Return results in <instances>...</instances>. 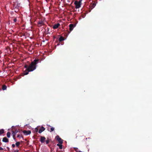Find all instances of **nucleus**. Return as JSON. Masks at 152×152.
<instances>
[{
	"instance_id": "nucleus-33",
	"label": "nucleus",
	"mask_w": 152,
	"mask_h": 152,
	"mask_svg": "<svg viewBox=\"0 0 152 152\" xmlns=\"http://www.w3.org/2000/svg\"><path fill=\"white\" fill-rule=\"evenodd\" d=\"M61 45H63V44H62L61 43Z\"/></svg>"
},
{
	"instance_id": "nucleus-9",
	"label": "nucleus",
	"mask_w": 152,
	"mask_h": 152,
	"mask_svg": "<svg viewBox=\"0 0 152 152\" xmlns=\"http://www.w3.org/2000/svg\"><path fill=\"white\" fill-rule=\"evenodd\" d=\"M23 132L24 134H25L26 135L29 134L31 133V131H27L24 130L23 131Z\"/></svg>"
},
{
	"instance_id": "nucleus-28",
	"label": "nucleus",
	"mask_w": 152,
	"mask_h": 152,
	"mask_svg": "<svg viewBox=\"0 0 152 152\" xmlns=\"http://www.w3.org/2000/svg\"><path fill=\"white\" fill-rule=\"evenodd\" d=\"M7 50H10V48L9 47H7Z\"/></svg>"
},
{
	"instance_id": "nucleus-31",
	"label": "nucleus",
	"mask_w": 152,
	"mask_h": 152,
	"mask_svg": "<svg viewBox=\"0 0 152 152\" xmlns=\"http://www.w3.org/2000/svg\"><path fill=\"white\" fill-rule=\"evenodd\" d=\"M13 42L14 43H15V40L14 39H13Z\"/></svg>"
},
{
	"instance_id": "nucleus-15",
	"label": "nucleus",
	"mask_w": 152,
	"mask_h": 152,
	"mask_svg": "<svg viewBox=\"0 0 152 152\" xmlns=\"http://www.w3.org/2000/svg\"><path fill=\"white\" fill-rule=\"evenodd\" d=\"M4 132V130L3 129L0 130V135L2 134Z\"/></svg>"
},
{
	"instance_id": "nucleus-13",
	"label": "nucleus",
	"mask_w": 152,
	"mask_h": 152,
	"mask_svg": "<svg viewBox=\"0 0 152 152\" xmlns=\"http://www.w3.org/2000/svg\"><path fill=\"white\" fill-rule=\"evenodd\" d=\"M57 146L59 147V148L60 149H62V144H61L60 143L57 144Z\"/></svg>"
},
{
	"instance_id": "nucleus-11",
	"label": "nucleus",
	"mask_w": 152,
	"mask_h": 152,
	"mask_svg": "<svg viewBox=\"0 0 152 152\" xmlns=\"http://www.w3.org/2000/svg\"><path fill=\"white\" fill-rule=\"evenodd\" d=\"M2 141L5 142H9V140L6 137H4L2 139Z\"/></svg>"
},
{
	"instance_id": "nucleus-20",
	"label": "nucleus",
	"mask_w": 152,
	"mask_h": 152,
	"mask_svg": "<svg viewBox=\"0 0 152 152\" xmlns=\"http://www.w3.org/2000/svg\"><path fill=\"white\" fill-rule=\"evenodd\" d=\"M54 130V128H53V127H52L50 128V132H51L53 131Z\"/></svg>"
},
{
	"instance_id": "nucleus-25",
	"label": "nucleus",
	"mask_w": 152,
	"mask_h": 152,
	"mask_svg": "<svg viewBox=\"0 0 152 152\" xmlns=\"http://www.w3.org/2000/svg\"><path fill=\"white\" fill-rule=\"evenodd\" d=\"M12 147L14 148L15 146V145L14 144H12Z\"/></svg>"
},
{
	"instance_id": "nucleus-10",
	"label": "nucleus",
	"mask_w": 152,
	"mask_h": 152,
	"mask_svg": "<svg viewBox=\"0 0 152 152\" xmlns=\"http://www.w3.org/2000/svg\"><path fill=\"white\" fill-rule=\"evenodd\" d=\"M45 129L44 127L42 126L40 129L38 131V132L39 133H41L42 132L45 130Z\"/></svg>"
},
{
	"instance_id": "nucleus-24",
	"label": "nucleus",
	"mask_w": 152,
	"mask_h": 152,
	"mask_svg": "<svg viewBox=\"0 0 152 152\" xmlns=\"http://www.w3.org/2000/svg\"><path fill=\"white\" fill-rule=\"evenodd\" d=\"M46 142L47 144H48L49 142V141L48 140L46 141Z\"/></svg>"
},
{
	"instance_id": "nucleus-5",
	"label": "nucleus",
	"mask_w": 152,
	"mask_h": 152,
	"mask_svg": "<svg viewBox=\"0 0 152 152\" xmlns=\"http://www.w3.org/2000/svg\"><path fill=\"white\" fill-rule=\"evenodd\" d=\"M57 140L58 141L59 143L62 144L63 143V140L59 137L57 135L56 137Z\"/></svg>"
},
{
	"instance_id": "nucleus-4",
	"label": "nucleus",
	"mask_w": 152,
	"mask_h": 152,
	"mask_svg": "<svg viewBox=\"0 0 152 152\" xmlns=\"http://www.w3.org/2000/svg\"><path fill=\"white\" fill-rule=\"evenodd\" d=\"M44 25L45 24L44 21L42 20L40 21H39L37 23V25L38 27H41L42 25Z\"/></svg>"
},
{
	"instance_id": "nucleus-22",
	"label": "nucleus",
	"mask_w": 152,
	"mask_h": 152,
	"mask_svg": "<svg viewBox=\"0 0 152 152\" xmlns=\"http://www.w3.org/2000/svg\"><path fill=\"white\" fill-rule=\"evenodd\" d=\"M13 20V21H14V23H15L16 22L17 20V19L16 18H15Z\"/></svg>"
},
{
	"instance_id": "nucleus-17",
	"label": "nucleus",
	"mask_w": 152,
	"mask_h": 152,
	"mask_svg": "<svg viewBox=\"0 0 152 152\" xmlns=\"http://www.w3.org/2000/svg\"><path fill=\"white\" fill-rule=\"evenodd\" d=\"M20 144V143L19 142H17L15 143L16 146L17 147H18Z\"/></svg>"
},
{
	"instance_id": "nucleus-2",
	"label": "nucleus",
	"mask_w": 152,
	"mask_h": 152,
	"mask_svg": "<svg viewBox=\"0 0 152 152\" xmlns=\"http://www.w3.org/2000/svg\"><path fill=\"white\" fill-rule=\"evenodd\" d=\"M82 0H79V1H76L74 2V4L75 5V8L76 9L80 8L81 7V4Z\"/></svg>"
},
{
	"instance_id": "nucleus-21",
	"label": "nucleus",
	"mask_w": 152,
	"mask_h": 152,
	"mask_svg": "<svg viewBox=\"0 0 152 152\" xmlns=\"http://www.w3.org/2000/svg\"><path fill=\"white\" fill-rule=\"evenodd\" d=\"M24 67L26 69H27L28 67V66L27 64H26L24 66Z\"/></svg>"
},
{
	"instance_id": "nucleus-14",
	"label": "nucleus",
	"mask_w": 152,
	"mask_h": 152,
	"mask_svg": "<svg viewBox=\"0 0 152 152\" xmlns=\"http://www.w3.org/2000/svg\"><path fill=\"white\" fill-rule=\"evenodd\" d=\"M7 87L5 85H3L2 86V89L3 90H6L7 89Z\"/></svg>"
},
{
	"instance_id": "nucleus-19",
	"label": "nucleus",
	"mask_w": 152,
	"mask_h": 152,
	"mask_svg": "<svg viewBox=\"0 0 152 152\" xmlns=\"http://www.w3.org/2000/svg\"><path fill=\"white\" fill-rule=\"evenodd\" d=\"M65 39H58V41H59L60 43L64 40Z\"/></svg>"
},
{
	"instance_id": "nucleus-18",
	"label": "nucleus",
	"mask_w": 152,
	"mask_h": 152,
	"mask_svg": "<svg viewBox=\"0 0 152 152\" xmlns=\"http://www.w3.org/2000/svg\"><path fill=\"white\" fill-rule=\"evenodd\" d=\"M7 135L8 137H10V133L9 132H8L7 133Z\"/></svg>"
},
{
	"instance_id": "nucleus-34",
	"label": "nucleus",
	"mask_w": 152,
	"mask_h": 152,
	"mask_svg": "<svg viewBox=\"0 0 152 152\" xmlns=\"http://www.w3.org/2000/svg\"><path fill=\"white\" fill-rule=\"evenodd\" d=\"M50 127H51V126H49Z\"/></svg>"
},
{
	"instance_id": "nucleus-27",
	"label": "nucleus",
	"mask_w": 152,
	"mask_h": 152,
	"mask_svg": "<svg viewBox=\"0 0 152 152\" xmlns=\"http://www.w3.org/2000/svg\"><path fill=\"white\" fill-rule=\"evenodd\" d=\"M19 152V150H16L15 151H14V152Z\"/></svg>"
},
{
	"instance_id": "nucleus-8",
	"label": "nucleus",
	"mask_w": 152,
	"mask_h": 152,
	"mask_svg": "<svg viewBox=\"0 0 152 152\" xmlns=\"http://www.w3.org/2000/svg\"><path fill=\"white\" fill-rule=\"evenodd\" d=\"M46 138L44 137L41 136L40 137V141L42 143L45 142Z\"/></svg>"
},
{
	"instance_id": "nucleus-30",
	"label": "nucleus",
	"mask_w": 152,
	"mask_h": 152,
	"mask_svg": "<svg viewBox=\"0 0 152 152\" xmlns=\"http://www.w3.org/2000/svg\"><path fill=\"white\" fill-rule=\"evenodd\" d=\"M59 38H64L62 36H61V37H60Z\"/></svg>"
},
{
	"instance_id": "nucleus-7",
	"label": "nucleus",
	"mask_w": 152,
	"mask_h": 152,
	"mask_svg": "<svg viewBox=\"0 0 152 152\" xmlns=\"http://www.w3.org/2000/svg\"><path fill=\"white\" fill-rule=\"evenodd\" d=\"M75 25H74L73 24H71L69 25V30L70 31H72L75 27Z\"/></svg>"
},
{
	"instance_id": "nucleus-29",
	"label": "nucleus",
	"mask_w": 152,
	"mask_h": 152,
	"mask_svg": "<svg viewBox=\"0 0 152 152\" xmlns=\"http://www.w3.org/2000/svg\"><path fill=\"white\" fill-rule=\"evenodd\" d=\"M81 16H82V17L83 18H84L85 17V15H82Z\"/></svg>"
},
{
	"instance_id": "nucleus-32",
	"label": "nucleus",
	"mask_w": 152,
	"mask_h": 152,
	"mask_svg": "<svg viewBox=\"0 0 152 152\" xmlns=\"http://www.w3.org/2000/svg\"><path fill=\"white\" fill-rule=\"evenodd\" d=\"M77 149V148H75V151H76Z\"/></svg>"
},
{
	"instance_id": "nucleus-26",
	"label": "nucleus",
	"mask_w": 152,
	"mask_h": 152,
	"mask_svg": "<svg viewBox=\"0 0 152 152\" xmlns=\"http://www.w3.org/2000/svg\"><path fill=\"white\" fill-rule=\"evenodd\" d=\"M3 150V148L1 147H0V150Z\"/></svg>"
},
{
	"instance_id": "nucleus-12",
	"label": "nucleus",
	"mask_w": 152,
	"mask_h": 152,
	"mask_svg": "<svg viewBox=\"0 0 152 152\" xmlns=\"http://www.w3.org/2000/svg\"><path fill=\"white\" fill-rule=\"evenodd\" d=\"M17 137H18L19 138H20L21 137H23L22 134V132L20 134H18L17 135Z\"/></svg>"
},
{
	"instance_id": "nucleus-6",
	"label": "nucleus",
	"mask_w": 152,
	"mask_h": 152,
	"mask_svg": "<svg viewBox=\"0 0 152 152\" xmlns=\"http://www.w3.org/2000/svg\"><path fill=\"white\" fill-rule=\"evenodd\" d=\"M60 26V24L59 23H57L56 24H55L53 27V28L54 29L57 28L59 26Z\"/></svg>"
},
{
	"instance_id": "nucleus-16",
	"label": "nucleus",
	"mask_w": 152,
	"mask_h": 152,
	"mask_svg": "<svg viewBox=\"0 0 152 152\" xmlns=\"http://www.w3.org/2000/svg\"><path fill=\"white\" fill-rule=\"evenodd\" d=\"M96 6V4L95 3H93L91 5V9L93 8Z\"/></svg>"
},
{
	"instance_id": "nucleus-3",
	"label": "nucleus",
	"mask_w": 152,
	"mask_h": 152,
	"mask_svg": "<svg viewBox=\"0 0 152 152\" xmlns=\"http://www.w3.org/2000/svg\"><path fill=\"white\" fill-rule=\"evenodd\" d=\"M18 132H20V130L19 129L18 130H16L15 131H12V134L13 135V137L14 140H15V135L17 133H18Z\"/></svg>"
},
{
	"instance_id": "nucleus-1",
	"label": "nucleus",
	"mask_w": 152,
	"mask_h": 152,
	"mask_svg": "<svg viewBox=\"0 0 152 152\" xmlns=\"http://www.w3.org/2000/svg\"><path fill=\"white\" fill-rule=\"evenodd\" d=\"M41 61L39 59H35L28 66V67L27 69H26L24 72V75H27L28 74V72H32L36 69V64Z\"/></svg>"
},
{
	"instance_id": "nucleus-23",
	"label": "nucleus",
	"mask_w": 152,
	"mask_h": 152,
	"mask_svg": "<svg viewBox=\"0 0 152 152\" xmlns=\"http://www.w3.org/2000/svg\"><path fill=\"white\" fill-rule=\"evenodd\" d=\"M34 130L36 132H37L38 130V129L37 128H36L34 129Z\"/></svg>"
}]
</instances>
